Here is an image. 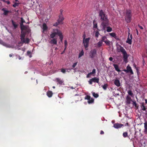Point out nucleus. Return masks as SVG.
<instances>
[{
	"label": "nucleus",
	"instance_id": "obj_1",
	"mask_svg": "<svg viewBox=\"0 0 147 147\" xmlns=\"http://www.w3.org/2000/svg\"><path fill=\"white\" fill-rule=\"evenodd\" d=\"M99 15L101 20V25L103 27V29L105 30L106 27L109 25V20L107 18V16L105 15L102 10L100 11Z\"/></svg>",
	"mask_w": 147,
	"mask_h": 147
},
{
	"label": "nucleus",
	"instance_id": "obj_2",
	"mask_svg": "<svg viewBox=\"0 0 147 147\" xmlns=\"http://www.w3.org/2000/svg\"><path fill=\"white\" fill-rule=\"evenodd\" d=\"M132 14L131 10H127L126 11L125 19L127 23H130L131 20Z\"/></svg>",
	"mask_w": 147,
	"mask_h": 147
},
{
	"label": "nucleus",
	"instance_id": "obj_3",
	"mask_svg": "<svg viewBox=\"0 0 147 147\" xmlns=\"http://www.w3.org/2000/svg\"><path fill=\"white\" fill-rule=\"evenodd\" d=\"M63 11V10H60V13L59 16V18L57 20V22H56V23L54 24H53V26H57L59 24H61L62 23V21L64 19V18L62 14Z\"/></svg>",
	"mask_w": 147,
	"mask_h": 147
},
{
	"label": "nucleus",
	"instance_id": "obj_4",
	"mask_svg": "<svg viewBox=\"0 0 147 147\" xmlns=\"http://www.w3.org/2000/svg\"><path fill=\"white\" fill-rule=\"evenodd\" d=\"M90 39V37L86 38V39L83 40V43L84 46L85 48L86 49L89 46V43Z\"/></svg>",
	"mask_w": 147,
	"mask_h": 147
},
{
	"label": "nucleus",
	"instance_id": "obj_5",
	"mask_svg": "<svg viewBox=\"0 0 147 147\" xmlns=\"http://www.w3.org/2000/svg\"><path fill=\"white\" fill-rule=\"evenodd\" d=\"M96 53V50L95 49H94L93 50H91L90 51L89 53V56L91 58H93L95 57Z\"/></svg>",
	"mask_w": 147,
	"mask_h": 147
},
{
	"label": "nucleus",
	"instance_id": "obj_6",
	"mask_svg": "<svg viewBox=\"0 0 147 147\" xmlns=\"http://www.w3.org/2000/svg\"><path fill=\"white\" fill-rule=\"evenodd\" d=\"M85 99L88 100V102L89 104H91L93 103L94 102V99L92 98H91L90 96L89 95H86L85 96Z\"/></svg>",
	"mask_w": 147,
	"mask_h": 147
},
{
	"label": "nucleus",
	"instance_id": "obj_7",
	"mask_svg": "<svg viewBox=\"0 0 147 147\" xmlns=\"http://www.w3.org/2000/svg\"><path fill=\"white\" fill-rule=\"evenodd\" d=\"M27 32H28V30H27L21 31V34L20 36L21 40L23 39L25 37L26 35Z\"/></svg>",
	"mask_w": 147,
	"mask_h": 147
},
{
	"label": "nucleus",
	"instance_id": "obj_8",
	"mask_svg": "<svg viewBox=\"0 0 147 147\" xmlns=\"http://www.w3.org/2000/svg\"><path fill=\"white\" fill-rule=\"evenodd\" d=\"M126 68L127 69H124L123 71L126 73L130 72L131 74H133L134 73L130 66L128 65L127 67Z\"/></svg>",
	"mask_w": 147,
	"mask_h": 147
},
{
	"label": "nucleus",
	"instance_id": "obj_9",
	"mask_svg": "<svg viewBox=\"0 0 147 147\" xmlns=\"http://www.w3.org/2000/svg\"><path fill=\"white\" fill-rule=\"evenodd\" d=\"M117 49L119 52H121L122 53L125 51L123 47L119 45L117 47Z\"/></svg>",
	"mask_w": 147,
	"mask_h": 147
},
{
	"label": "nucleus",
	"instance_id": "obj_10",
	"mask_svg": "<svg viewBox=\"0 0 147 147\" xmlns=\"http://www.w3.org/2000/svg\"><path fill=\"white\" fill-rule=\"evenodd\" d=\"M140 107L142 110L146 112V114H147V107L145 105L144 103H141Z\"/></svg>",
	"mask_w": 147,
	"mask_h": 147
},
{
	"label": "nucleus",
	"instance_id": "obj_11",
	"mask_svg": "<svg viewBox=\"0 0 147 147\" xmlns=\"http://www.w3.org/2000/svg\"><path fill=\"white\" fill-rule=\"evenodd\" d=\"M124 126L123 124H119V123H116L114 124L113 127L115 128L118 129L121 128Z\"/></svg>",
	"mask_w": 147,
	"mask_h": 147
},
{
	"label": "nucleus",
	"instance_id": "obj_12",
	"mask_svg": "<svg viewBox=\"0 0 147 147\" xmlns=\"http://www.w3.org/2000/svg\"><path fill=\"white\" fill-rule=\"evenodd\" d=\"M129 34L128 38H127V40L126 41V42L128 43L129 45H131L132 43V40L131 39H132V35L131 34L130 36V37H129Z\"/></svg>",
	"mask_w": 147,
	"mask_h": 147
},
{
	"label": "nucleus",
	"instance_id": "obj_13",
	"mask_svg": "<svg viewBox=\"0 0 147 147\" xmlns=\"http://www.w3.org/2000/svg\"><path fill=\"white\" fill-rule=\"evenodd\" d=\"M53 32L55 33L56 35H57L59 36L62 34L61 32L59 30L57 29H54L53 30Z\"/></svg>",
	"mask_w": 147,
	"mask_h": 147
},
{
	"label": "nucleus",
	"instance_id": "obj_14",
	"mask_svg": "<svg viewBox=\"0 0 147 147\" xmlns=\"http://www.w3.org/2000/svg\"><path fill=\"white\" fill-rule=\"evenodd\" d=\"M123 54V58L124 59V61H126L127 60L128 58L127 54L126 51H125L122 53Z\"/></svg>",
	"mask_w": 147,
	"mask_h": 147
},
{
	"label": "nucleus",
	"instance_id": "obj_15",
	"mask_svg": "<svg viewBox=\"0 0 147 147\" xmlns=\"http://www.w3.org/2000/svg\"><path fill=\"white\" fill-rule=\"evenodd\" d=\"M49 43L51 44H53L54 45H57V38H53L51 40L49 41Z\"/></svg>",
	"mask_w": 147,
	"mask_h": 147
},
{
	"label": "nucleus",
	"instance_id": "obj_16",
	"mask_svg": "<svg viewBox=\"0 0 147 147\" xmlns=\"http://www.w3.org/2000/svg\"><path fill=\"white\" fill-rule=\"evenodd\" d=\"M21 40L23 43L27 44L30 41L29 39L27 38H24L23 39Z\"/></svg>",
	"mask_w": 147,
	"mask_h": 147
},
{
	"label": "nucleus",
	"instance_id": "obj_17",
	"mask_svg": "<svg viewBox=\"0 0 147 147\" xmlns=\"http://www.w3.org/2000/svg\"><path fill=\"white\" fill-rule=\"evenodd\" d=\"M114 84L117 87L120 86V83L118 79H116L114 81Z\"/></svg>",
	"mask_w": 147,
	"mask_h": 147
},
{
	"label": "nucleus",
	"instance_id": "obj_18",
	"mask_svg": "<svg viewBox=\"0 0 147 147\" xmlns=\"http://www.w3.org/2000/svg\"><path fill=\"white\" fill-rule=\"evenodd\" d=\"M11 22L12 23V24L14 27V28L16 29L18 26V24H16V22L13 20H11Z\"/></svg>",
	"mask_w": 147,
	"mask_h": 147
},
{
	"label": "nucleus",
	"instance_id": "obj_19",
	"mask_svg": "<svg viewBox=\"0 0 147 147\" xmlns=\"http://www.w3.org/2000/svg\"><path fill=\"white\" fill-rule=\"evenodd\" d=\"M2 10L4 12V14L5 16L7 15L8 13H9L10 11L7 10H6V9L5 8H3L2 9Z\"/></svg>",
	"mask_w": 147,
	"mask_h": 147
},
{
	"label": "nucleus",
	"instance_id": "obj_20",
	"mask_svg": "<svg viewBox=\"0 0 147 147\" xmlns=\"http://www.w3.org/2000/svg\"><path fill=\"white\" fill-rule=\"evenodd\" d=\"M113 66L114 67L115 70L118 72H120L121 70L119 69V67L118 65L116 64H113Z\"/></svg>",
	"mask_w": 147,
	"mask_h": 147
},
{
	"label": "nucleus",
	"instance_id": "obj_21",
	"mask_svg": "<svg viewBox=\"0 0 147 147\" xmlns=\"http://www.w3.org/2000/svg\"><path fill=\"white\" fill-rule=\"evenodd\" d=\"M92 81L93 82L99 83V80L98 78H97L96 77H94L92 78Z\"/></svg>",
	"mask_w": 147,
	"mask_h": 147
},
{
	"label": "nucleus",
	"instance_id": "obj_22",
	"mask_svg": "<svg viewBox=\"0 0 147 147\" xmlns=\"http://www.w3.org/2000/svg\"><path fill=\"white\" fill-rule=\"evenodd\" d=\"M47 94L49 97H51L52 96L53 93L52 91L49 90L47 92Z\"/></svg>",
	"mask_w": 147,
	"mask_h": 147
},
{
	"label": "nucleus",
	"instance_id": "obj_23",
	"mask_svg": "<svg viewBox=\"0 0 147 147\" xmlns=\"http://www.w3.org/2000/svg\"><path fill=\"white\" fill-rule=\"evenodd\" d=\"M47 29L48 27H47L46 24L45 23H43L42 25V29L43 32L47 30Z\"/></svg>",
	"mask_w": 147,
	"mask_h": 147
},
{
	"label": "nucleus",
	"instance_id": "obj_24",
	"mask_svg": "<svg viewBox=\"0 0 147 147\" xmlns=\"http://www.w3.org/2000/svg\"><path fill=\"white\" fill-rule=\"evenodd\" d=\"M126 100L127 103L129 104L131 100V98L129 96H127L126 98Z\"/></svg>",
	"mask_w": 147,
	"mask_h": 147
},
{
	"label": "nucleus",
	"instance_id": "obj_25",
	"mask_svg": "<svg viewBox=\"0 0 147 147\" xmlns=\"http://www.w3.org/2000/svg\"><path fill=\"white\" fill-rule=\"evenodd\" d=\"M144 133L145 134H147V123L145 122L144 123Z\"/></svg>",
	"mask_w": 147,
	"mask_h": 147
},
{
	"label": "nucleus",
	"instance_id": "obj_26",
	"mask_svg": "<svg viewBox=\"0 0 147 147\" xmlns=\"http://www.w3.org/2000/svg\"><path fill=\"white\" fill-rule=\"evenodd\" d=\"M20 25L21 31L25 30H26V27L25 26H24L23 24H20Z\"/></svg>",
	"mask_w": 147,
	"mask_h": 147
},
{
	"label": "nucleus",
	"instance_id": "obj_27",
	"mask_svg": "<svg viewBox=\"0 0 147 147\" xmlns=\"http://www.w3.org/2000/svg\"><path fill=\"white\" fill-rule=\"evenodd\" d=\"M123 136L124 138H125L126 137L129 138V136L128 135V132L127 131L124 132L123 134Z\"/></svg>",
	"mask_w": 147,
	"mask_h": 147
},
{
	"label": "nucleus",
	"instance_id": "obj_28",
	"mask_svg": "<svg viewBox=\"0 0 147 147\" xmlns=\"http://www.w3.org/2000/svg\"><path fill=\"white\" fill-rule=\"evenodd\" d=\"M56 80L60 84H61L63 82V81L59 78H56Z\"/></svg>",
	"mask_w": 147,
	"mask_h": 147
},
{
	"label": "nucleus",
	"instance_id": "obj_29",
	"mask_svg": "<svg viewBox=\"0 0 147 147\" xmlns=\"http://www.w3.org/2000/svg\"><path fill=\"white\" fill-rule=\"evenodd\" d=\"M106 28H107L106 30L107 32H110L112 30V28L110 26H108L107 27V26Z\"/></svg>",
	"mask_w": 147,
	"mask_h": 147
},
{
	"label": "nucleus",
	"instance_id": "obj_30",
	"mask_svg": "<svg viewBox=\"0 0 147 147\" xmlns=\"http://www.w3.org/2000/svg\"><path fill=\"white\" fill-rule=\"evenodd\" d=\"M84 52L83 50H82L81 52L79 53L78 55V58H80L81 57L84 55Z\"/></svg>",
	"mask_w": 147,
	"mask_h": 147
},
{
	"label": "nucleus",
	"instance_id": "obj_31",
	"mask_svg": "<svg viewBox=\"0 0 147 147\" xmlns=\"http://www.w3.org/2000/svg\"><path fill=\"white\" fill-rule=\"evenodd\" d=\"M102 41L100 40L97 44V47H100L102 45Z\"/></svg>",
	"mask_w": 147,
	"mask_h": 147
},
{
	"label": "nucleus",
	"instance_id": "obj_32",
	"mask_svg": "<svg viewBox=\"0 0 147 147\" xmlns=\"http://www.w3.org/2000/svg\"><path fill=\"white\" fill-rule=\"evenodd\" d=\"M55 33H54L53 32L50 34V37L51 38H52L53 39L55 37V36L56 35Z\"/></svg>",
	"mask_w": 147,
	"mask_h": 147
},
{
	"label": "nucleus",
	"instance_id": "obj_33",
	"mask_svg": "<svg viewBox=\"0 0 147 147\" xmlns=\"http://www.w3.org/2000/svg\"><path fill=\"white\" fill-rule=\"evenodd\" d=\"M107 40V37L106 36H104L103 37H102V38L101 39V41H102V42H105Z\"/></svg>",
	"mask_w": 147,
	"mask_h": 147
},
{
	"label": "nucleus",
	"instance_id": "obj_34",
	"mask_svg": "<svg viewBox=\"0 0 147 147\" xmlns=\"http://www.w3.org/2000/svg\"><path fill=\"white\" fill-rule=\"evenodd\" d=\"M108 85L107 84H105L102 86V88L105 90H106Z\"/></svg>",
	"mask_w": 147,
	"mask_h": 147
},
{
	"label": "nucleus",
	"instance_id": "obj_35",
	"mask_svg": "<svg viewBox=\"0 0 147 147\" xmlns=\"http://www.w3.org/2000/svg\"><path fill=\"white\" fill-rule=\"evenodd\" d=\"M128 93L129 95L132 96H133V94L132 93V91L131 90H129L128 92Z\"/></svg>",
	"mask_w": 147,
	"mask_h": 147
},
{
	"label": "nucleus",
	"instance_id": "obj_36",
	"mask_svg": "<svg viewBox=\"0 0 147 147\" xmlns=\"http://www.w3.org/2000/svg\"><path fill=\"white\" fill-rule=\"evenodd\" d=\"M133 104L137 109L138 108V105L136 101L133 102Z\"/></svg>",
	"mask_w": 147,
	"mask_h": 147
},
{
	"label": "nucleus",
	"instance_id": "obj_37",
	"mask_svg": "<svg viewBox=\"0 0 147 147\" xmlns=\"http://www.w3.org/2000/svg\"><path fill=\"white\" fill-rule=\"evenodd\" d=\"M92 95L95 98H97L98 97L99 95L98 94H96L94 92H93L92 93Z\"/></svg>",
	"mask_w": 147,
	"mask_h": 147
},
{
	"label": "nucleus",
	"instance_id": "obj_38",
	"mask_svg": "<svg viewBox=\"0 0 147 147\" xmlns=\"http://www.w3.org/2000/svg\"><path fill=\"white\" fill-rule=\"evenodd\" d=\"M111 36L115 38L116 37V34L115 33H111L109 34Z\"/></svg>",
	"mask_w": 147,
	"mask_h": 147
},
{
	"label": "nucleus",
	"instance_id": "obj_39",
	"mask_svg": "<svg viewBox=\"0 0 147 147\" xmlns=\"http://www.w3.org/2000/svg\"><path fill=\"white\" fill-rule=\"evenodd\" d=\"M59 36V39L62 42L63 41V35L61 34V35Z\"/></svg>",
	"mask_w": 147,
	"mask_h": 147
},
{
	"label": "nucleus",
	"instance_id": "obj_40",
	"mask_svg": "<svg viewBox=\"0 0 147 147\" xmlns=\"http://www.w3.org/2000/svg\"><path fill=\"white\" fill-rule=\"evenodd\" d=\"M77 63H78L77 62L74 63L72 66V67H73L71 68V69H73V68L75 67L76 66V65L77 64Z\"/></svg>",
	"mask_w": 147,
	"mask_h": 147
},
{
	"label": "nucleus",
	"instance_id": "obj_41",
	"mask_svg": "<svg viewBox=\"0 0 147 147\" xmlns=\"http://www.w3.org/2000/svg\"><path fill=\"white\" fill-rule=\"evenodd\" d=\"M21 23L20 24L23 25L24 23L25 22V20H24L22 18H21Z\"/></svg>",
	"mask_w": 147,
	"mask_h": 147
},
{
	"label": "nucleus",
	"instance_id": "obj_42",
	"mask_svg": "<svg viewBox=\"0 0 147 147\" xmlns=\"http://www.w3.org/2000/svg\"><path fill=\"white\" fill-rule=\"evenodd\" d=\"M105 42L107 45H110V41L109 40H107V39Z\"/></svg>",
	"mask_w": 147,
	"mask_h": 147
},
{
	"label": "nucleus",
	"instance_id": "obj_43",
	"mask_svg": "<svg viewBox=\"0 0 147 147\" xmlns=\"http://www.w3.org/2000/svg\"><path fill=\"white\" fill-rule=\"evenodd\" d=\"M96 69H94L92 70V72L90 73V74H94L96 73Z\"/></svg>",
	"mask_w": 147,
	"mask_h": 147
},
{
	"label": "nucleus",
	"instance_id": "obj_44",
	"mask_svg": "<svg viewBox=\"0 0 147 147\" xmlns=\"http://www.w3.org/2000/svg\"><path fill=\"white\" fill-rule=\"evenodd\" d=\"M19 4L18 3H16L14 4L13 5V6L14 7H16V6H18Z\"/></svg>",
	"mask_w": 147,
	"mask_h": 147
},
{
	"label": "nucleus",
	"instance_id": "obj_45",
	"mask_svg": "<svg viewBox=\"0 0 147 147\" xmlns=\"http://www.w3.org/2000/svg\"><path fill=\"white\" fill-rule=\"evenodd\" d=\"M61 71L63 73H65L66 72V70L64 68H61Z\"/></svg>",
	"mask_w": 147,
	"mask_h": 147
},
{
	"label": "nucleus",
	"instance_id": "obj_46",
	"mask_svg": "<svg viewBox=\"0 0 147 147\" xmlns=\"http://www.w3.org/2000/svg\"><path fill=\"white\" fill-rule=\"evenodd\" d=\"M99 34V32L98 31L96 32V33H95V36L96 37L98 38V37Z\"/></svg>",
	"mask_w": 147,
	"mask_h": 147
},
{
	"label": "nucleus",
	"instance_id": "obj_47",
	"mask_svg": "<svg viewBox=\"0 0 147 147\" xmlns=\"http://www.w3.org/2000/svg\"><path fill=\"white\" fill-rule=\"evenodd\" d=\"M93 82L92 81V78L90 79L88 81V82H89V84L90 85H91L92 84V83Z\"/></svg>",
	"mask_w": 147,
	"mask_h": 147
},
{
	"label": "nucleus",
	"instance_id": "obj_48",
	"mask_svg": "<svg viewBox=\"0 0 147 147\" xmlns=\"http://www.w3.org/2000/svg\"><path fill=\"white\" fill-rule=\"evenodd\" d=\"M67 41L66 40H65L64 41V45L65 47H67Z\"/></svg>",
	"mask_w": 147,
	"mask_h": 147
},
{
	"label": "nucleus",
	"instance_id": "obj_49",
	"mask_svg": "<svg viewBox=\"0 0 147 147\" xmlns=\"http://www.w3.org/2000/svg\"><path fill=\"white\" fill-rule=\"evenodd\" d=\"M97 27V24L96 23L95 24H94V26L93 27L94 28H96Z\"/></svg>",
	"mask_w": 147,
	"mask_h": 147
},
{
	"label": "nucleus",
	"instance_id": "obj_50",
	"mask_svg": "<svg viewBox=\"0 0 147 147\" xmlns=\"http://www.w3.org/2000/svg\"><path fill=\"white\" fill-rule=\"evenodd\" d=\"M86 35L84 33L83 34V36H82V37H83V40H84V39H86Z\"/></svg>",
	"mask_w": 147,
	"mask_h": 147
},
{
	"label": "nucleus",
	"instance_id": "obj_51",
	"mask_svg": "<svg viewBox=\"0 0 147 147\" xmlns=\"http://www.w3.org/2000/svg\"><path fill=\"white\" fill-rule=\"evenodd\" d=\"M91 74H90V73H89L86 76V77L87 78H89L90 77V75H91Z\"/></svg>",
	"mask_w": 147,
	"mask_h": 147
},
{
	"label": "nucleus",
	"instance_id": "obj_52",
	"mask_svg": "<svg viewBox=\"0 0 147 147\" xmlns=\"http://www.w3.org/2000/svg\"><path fill=\"white\" fill-rule=\"evenodd\" d=\"M137 131H136L135 132L134 137L135 138H136L137 137V136H136V133H137Z\"/></svg>",
	"mask_w": 147,
	"mask_h": 147
},
{
	"label": "nucleus",
	"instance_id": "obj_53",
	"mask_svg": "<svg viewBox=\"0 0 147 147\" xmlns=\"http://www.w3.org/2000/svg\"><path fill=\"white\" fill-rule=\"evenodd\" d=\"M104 134V133L103 131L101 130L100 131V134L102 135V134Z\"/></svg>",
	"mask_w": 147,
	"mask_h": 147
},
{
	"label": "nucleus",
	"instance_id": "obj_54",
	"mask_svg": "<svg viewBox=\"0 0 147 147\" xmlns=\"http://www.w3.org/2000/svg\"><path fill=\"white\" fill-rule=\"evenodd\" d=\"M138 26H139V28L141 29H143V27L141 26H140L139 25H138Z\"/></svg>",
	"mask_w": 147,
	"mask_h": 147
},
{
	"label": "nucleus",
	"instance_id": "obj_55",
	"mask_svg": "<svg viewBox=\"0 0 147 147\" xmlns=\"http://www.w3.org/2000/svg\"><path fill=\"white\" fill-rule=\"evenodd\" d=\"M109 59L110 61H112L113 59V58L112 57H109Z\"/></svg>",
	"mask_w": 147,
	"mask_h": 147
},
{
	"label": "nucleus",
	"instance_id": "obj_56",
	"mask_svg": "<svg viewBox=\"0 0 147 147\" xmlns=\"http://www.w3.org/2000/svg\"><path fill=\"white\" fill-rule=\"evenodd\" d=\"M114 38L117 40H119V38L117 37V36H116V37H115Z\"/></svg>",
	"mask_w": 147,
	"mask_h": 147
},
{
	"label": "nucleus",
	"instance_id": "obj_57",
	"mask_svg": "<svg viewBox=\"0 0 147 147\" xmlns=\"http://www.w3.org/2000/svg\"><path fill=\"white\" fill-rule=\"evenodd\" d=\"M5 3H7V4H10V2L9 1H6V2Z\"/></svg>",
	"mask_w": 147,
	"mask_h": 147
},
{
	"label": "nucleus",
	"instance_id": "obj_58",
	"mask_svg": "<svg viewBox=\"0 0 147 147\" xmlns=\"http://www.w3.org/2000/svg\"><path fill=\"white\" fill-rule=\"evenodd\" d=\"M136 71H137V73H138L139 72V70L137 68H136Z\"/></svg>",
	"mask_w": 147,
	"mask_h": 147
},
{
	"label": "nucleus",
	"instance_id": "obj_59",
	"mask_svg": "<svg viewBox=\"0 0 147 147\" xmlns=\"http://www.w3.org/2000/svg\"><path fill=\"white\" fill-rule=\"evenodd\" d=\"M129 125V123H126L125 124V126H126V125Z\"/></svg>",
	"mask_w": 147,
	"mask_h": 147
},
{
	"label": "nucleus",
	"instance_id": "obj_60",
	"mask_svg": "<svg viewBox=\"0 0 147 147\" xmlns=\"http://www.w3.org/2000/svg\"><path fill=\"white\" fill-rule=\"evenodd\" d=\"M65 51H63V52H62V53H61V54H63V53H65Z\"/></svg>",
	"mask_w": 147,
	"mask_h": 147
},
{
	"label": "nucleus",
	"instance_id": "obj_61",
	"mask_svg": "<svg viewBox=\"0 0 147 147\" xmlns=\"http://www.w3.org/2000/svg\"><path fill=\"white\" fill-rule=\"evenodd\" d=\"M145 103H147V99H145Z\"/></svg>",
	"mask_w": 147,
	"mask_h": 147
},
{
	"label": "nucleus",
	"instance_id": "obj_62",
	"mask_svg": "<svg viewBox=\"0 0 147 147\" xmlns=\"http://www.w3.org/2000/svg\"><path fill=\"white\" fill-rule=\"evenodd\" d=\"M66 48H67L66 47H65V48H64V51H65V50H66Z\"/></svg>",
	"mask_w": 147,
	"mask_h": 147
},
{
	"label": "nucleus",
	"instance_id": "obj_63",
	"mask_svg": "<svg viewBox=\"0 0 147 147\" xmlns=\"http://www.w3.org/2000/svg\"><path fill=\"white\" fill-rule=\"evenodd\" d=\"M136 33H137V34L138 35V30H137V29H136Z\"/></svg>",
	"mask_w": 147,
	"mask_h": 147
},
{
	"label": "nucleus",
	"instance_id": "obj_64",
	"mask_svg": "<svg viewBox=\"0 0 147 147\" xmlns=\"http://www.w3.org/2000/svg\"><path fill=\"white\" fill-rule=\"evenodd\" d=\"M9 56L10 57H11L12 56V55L10 54L9 55Z\"/></svg>",
	"mask_w": 147,
	"mask_h": 147
}]
</instances>
